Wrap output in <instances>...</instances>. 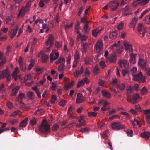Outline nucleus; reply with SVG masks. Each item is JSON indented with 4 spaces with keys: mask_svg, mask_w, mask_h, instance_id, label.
<instances>
[{
    "mask_svg": "<svg viewBox=\"0 0 150 150\" xmlns=\"http://www.w3.org/2000/svg\"><path fill=\"white\" fill-rule=\"evenodd\" d=\"M30 5L28 3L27 4L25 8H23V9L26 12H27L29 10V8L30 6Z\"/></svg>",
    "mask_w": 150,
    "mask_h": 150,
    "instance_id": "4d7b16f0",
    "label": "nucleus"
},
{
    "mask_svg": "<svg viewBox=\"0 0 150 150\" xmlns=\"http://www.w3.org/2000/svg\"><path fill=\"white\" fill-rule=\"evenodd\" d=\"M116 57L114 54L111 55L108 58V60L111 62L115 63L116 60Z\"/></svg>",
    "mask_w": 150,
    "mask_h": 150,
    "instance_id": "a878e982",
    "label": "nucleus"
},
{
    "mask_svg": "<svg viewBox=\"0 0 150 150\" xmlns=\"http://www.w3.org/2000/svg\"><path fill=\"white\" fill-rule=\"evenodd\" d=\"M96 50L98 52H100L102 50L103 44L102 42L98 41L95 45Z\"/></svg>",
    "mask_w": 150,
    "mask_h": 150,
    "instance_id": "4468645a",
    "label": "nucleus"
},
{
    "mask_svg": "<svg viewBox=\"0 0 150 150\" xmlns=\"http://www.w3.org/2000/svg\"><path fill=\"white\" fill-rule=\"evenodd\" d=\"M100 33V32L98 28H97L96 29L93 30L92 32V34L94 37H96Z\"/></svg>",
    "mask_w": 150,
    "mask_h": 150,
    "instance_id": "58836bf2",
    "label": "nucleus"
},
{
    "mask_svg": "<svg viewBox=\"0 0 150 150\" xmlns=\"http://www.w3.org/2000/svg\"><path fill=\"white\" fill-rule=\"evenodd\" d=\"M141 0H134L133 2V5L134 6H137L138 4L141 5H145L148 3L149 0H142V1L139 2Z\"/></svg>",
    "mask_w": 150,
    "mask_h": 150,
    "instance_id": "0eeeda50",
    "label": "nucleus"
},
{
    "mask_svg": "<svg viewBox=\"0 0 150 150\" xmlns=\"http://www.w3.org/2000/svg\"><path fill=\"white\" fill-rule=\"evenodd\" d=\"M75 125L76 127L78 128L81 127L82 126H83V125H82V124L81 122H80L79 123L76 124L75 122H73L72 123H71L70 124L68 125L69 127H72L74 125Z\"/></svg>",
    "mask_w": 150,
    "mask_h": 150,
    "instance_id": "a19ab883",
    "label": "nucleus"
},
{
    "mask_svg": "<svg viewBox=\"0 0 150 150\" xmlns=\"http://www.w3.org/2000/svg\"><path fill=\"white\" fill-rule=\"evenodd\" d=\"M80 58L79 54L77 50L76 51L74 57V60L76 61H78Z\"/></svg>",
    "mask_w": 150,
    "mask_h": 150,
    "instance_id": "c03bdc74",
    "label": "nucleus"
},
{
    "mask_svg": "<svg viewBox=\"0 0 150 150\" xmlns=\"http://www.w3.org/2000/svg\"><path fill=\"white\" fill-rule=\"evenodd\" d=\"M39 129L40 132L45 134H47L50 131V125L46 121L44 120L39 126Z\"/></svg>",
    "mask_w": 150,
    "mask_h": 150,
    "instance_id": "f257e3e1",
    "label": "nucleus"
},
{
    "mask_svg": "<svg viewBox=\"0 0 150 150\" xmlns=\"http://www.w3.org/2000/svg\"><path fill=\"white\" fill-rule=\"evenodd\" d=\"M73 25V23H71V24L70 25H69L67 24H64V28L65 30L67 29H68L72 27Z\"/></svg>",
    "mask_w": 150,
    "mask_h": 150,
    "instance_id": "8fccbe9b",
    "label": "nucleus"
},
{
    "mask_svg": "<svg viewBox=\"0 0 150 150\" xmlns=\"http://www.w3.org/2000/svg\"><path fill=\"white\" fill-rule=\"evenodd\" d=\"M119 63L120 66L121 67H124L126 69H128L129 67V63L127 60H120L119 62Z\"/></svg>",
    "mask_w": 150,
    "mask_h": 150,
    "instance_id": "423d86ee",
    "label": "nucleus"
},
{
    "mask_svg": "<svg viewBox=\"0 0 150 150\" xmlns=\"http://www.w3.org/2000/svg\"><path fill=\"white\" fill-rule=\"evenodd\" d=\"M111 127L113 130H119L124 128L125 126L120 122H115L112 124Z\"/></svg>",
    "mask_w": 150,
    "mask_h": 150,
    "instance_id": "20e7f679",
    "label": "nucleus"
},
{
    "mask_svg": "<svg viewBox=\"0 0 150 150\" xmlns=\"http://www.w3.org/2000/svg\"><path fill=\"white\" fill-rule=\"evenodd\" d=\"M125 85L124 83H119L117 86L116 87L117 89H119L120 90L123 91L125 88Z\"/></svg>",
    "mask_w": 150,
    "mask_h": 150,
    "instance_id": "bb28decb",
    "label": "nucleus"
},
{
    "mask_svg": "<svg viewBox=\"0 0 150 150\" xmlns=\"http://www.w3.org/2000/svg\"><path fill=\"white\" fill-rule=\"evenodd\" d=\"M74 84V81H72L71 82L69 83L67 85L65 86L64 88V89L65 90H68L71 87L73 86Z\"/></svg>",
    "mask_w": 150,
    "mask_h": 150,
    "instance_id": "f704fd0d",
    "label": "nucleus"
},
{
    "mask_svg": "<svg viewBox=\"0 0 150 150\" xmlns=\"http://www.w3.org/2000/svg\"><path fill=\"white\" fill-rule=\"evenodd\" d=\"M75 125L76 127L78 128L81 127L82 126H83V125H82V124L81 122H80L79 123L76 124L75 122H73L72 123H71L70 124L68 125L69 127H72L74 125Z\"/></svg>",
    "mask_w": 150,
    "mask_h": 150,
    "instance_id": "ea45409f",
    "label": "nucleus"
},
{
    "mask_svg": "<svg viewBox=\"0 0 150 150\" xmlns=\"http://www.w3.org/2000/svg\"><path fill=\"white\" fill-rule=\"evenodd\" d=\"M137 20L138 18H137L134 17L133 18L131 22L130 23V27L133 28L134 29Z\"/></svg>",
    "mask_w": 150,
    "mask_h": 150,
    "instance_id": "5701e85b",
    "label": "nucleus"
},
{
    "mask_svg": "<svg viewBox=\"0 0 150 150\" xmlns=\"http://www.w3.org/2000/svg\"><path fill=\"white\" fill-rule=\"evenodd\" d=\"M85 8V6H82L79 9V10L78 13V16H80L81 14Z\"/></svg>",
    "mask_w": 150,
    "mask_h": 150,
    "instance_id": "13d9d810",
    "label": "nucleus"
},
{
    "mask_svg": "<svg viewBox=\"0 0 150 150\" xmlns=\"http://www.w3.org/2000/svg\"><path fill=\"white\" fill-rule=\"evenodd\" d=\"M103 95L108 98H110L111 97V94L107 92L105 90H103L102 91Z\"/></svg>",
    "mask_w": 150,
    "mask_h": 150,
    "instance_id": "72a5a7b5",
    "label": "nucleus"
},
{
    "mask_svg": "<svg viewBox=\"0 0 150 150\" xmlns=\"http://www.w3.org/2000/svg\"><path fill=\"white\" fill-rule=\"evenodd\" d=\"M65 69V65L64 63H62L59 66L58 70L61 73H63Z\"/></svg>",
    "mask_w": 150,
    "mask_h": 150,
    "instance_id": "c85d7f7f",
    "label": "nucleus"
},
{
    "mask_svg": "<svg viewBox=\"0 0 150 150\" xmlns=\"http://www.w3.org/2000/svg\"><path fill=\"white\" fill-rule=\"evenodd\" d=\"M20 103H21V107L22 109L27 110L30 109V107L29 106H27L23 103L22 102Z\"/></svg>",
    "mask_w": 150,
    "mask_h": 150,
    "instance_id": "4c0bfd02",
    "label": "nucleus"
},
{
    "mask_svg": "<svg viewBox=\"0 0 150 150\" xmlns=\"http://www.w3.org/2000/svg\"><path fill=\"white\" fill-rule=\"evenodd\" d=\"M133 133V131L132 130H130L129 131H127L126 132V133L127 136L131 137H132V136Z\"/></svg>",
    "mask_w": 150,
    "mask_h": 150,
    "instance_id": "338daca9",
    "label": "nucleus"
},
{
    "mask_svg": "<svg viewBox=\"0 0 150 150\" xmlns=\"http://www.w3.org/2000/svg\"><path fill=\"white\" fill-rule=\"evenodd\" d=\"M35 64V60L33 59H32L30 62V63L28 67V70L30 71L31 70L32 67L34 66Z\"/></svg>",
    "mask_w": 150,
    "mask_h": 150,
    "instance_id": "c9c22d12",
    "label": "nucleus"
},
{
    "mask_svg": "<svg viewBox=\"0 0 150 150\" xmlns=\"http://www.w3.org/2000/svg\"><path fill=\"white\" fill-rule=\"evenodd\" d=\"M28 96L30 99H33L34 98V93L31 91L29 92L27 94Z\"/></svg>",
    "mask_w": 150,
    "mask_h": 150,
    "instance_id": "de8ad7c7",
    "label": "nucleus"
},
{
    "mask_svg": "<svg viewBox=\"0 0 150 150\" xmlns=\"http://www.w3.org/2000/svg\"><path fill=\"white\" fill-rule=\"evenodd\" d=\"M79 25H80L79 22L78 21H77V22L75 24V31L78 34L81 33L79 31Z\"/></svg>",
    "mask_w": 150,
    "mask_h": 150,
    "instance_id": "7c9ffc66",
    "label": "nucleus"
},
{
    "mask_svg": "<svg viewBox=\"0 0 150 150\" xmlns=\"http://www.w3.org/2000/svg\"><path fill=\"white\" fill-rule=\"evenodd\" d=\"M85 83L83 80H81L79 81L77 84V87L79 88L81 86H83L84 85Z\"/></svg>",
    "mask_w": 150,
    "mask_h": 150,
    "instance_id": "3c124183",
    "label": "nucleus"
},
{
    "mask_svg": "<svg viewBox=\"0 0 150 150\" xmlns=\"http://www.w3.org/2000/svg\"><path fill=\"white\" fill-rule=\"evenodd\" d=\"M18 62L21 70L23 71H25L26 70V67L25 64L22 62L21 57H20Z\"/></svg>",
    "mask_w": 150,
    "mask_h": 150,
    "instance_id": "9b49d317",
    "label": "nucleus"
},
{
    "mask_svg": "<svg viewBox=\"0 0 150 150\" xmlns=\"http://www.w3.org/2000/svg\"><path fill=\"white\" fill-rule=\"evenodd\" d=\"M117 34V32L114 31L111 32L109 35V38L112 39H114L115 38Z\"/></svg>",
    "mask_w": 150,
    "mask_h": 150,
    "instance_id": "c756f323",
    "label": "nucleus"
},
{
    "mask_svg": "<svg viewBox=\"0 0 150 150\" xmlns=\"http://www.w3.org/2000/svg\"><path fill=\"white\" fill-rule=\"evenodd\" d=\"M99 68L97 66H96L93 68V73L95 74H97L99 72Z\"/></svg>",
    "mask_w": 150,
    "mask_h": 150,
    "instance_id": "49530a36",
    "label": "nucleus"
},
{
    "mask_svg": "<svg viewBox=\"0 0 150 150\" xmlns=\"http://www.w3.org/2000/svg\"><path fill=\"white\" fill-rule=\"evenodd\" d=\"M145 71L147 76H150V67L148 69L145 68Z\"/></svg>",
    "mask_w": 150,
    "mask_h": 150,
    "instance_id": "774afa93",
    "label": "nucleus"
},
{
    "mask_svg": "<svg viewBox=\"0 0 150 150\" xmlns=\"http://www.w3.org/2000/svg\"><path fill=\"white\" fill-rule=\"evenodd\" d=\"M46 44H51V45H52L53 44V36L51 35L50 36L48 39V40L46 42Z\"/></svg>",
    "mask_w": 150,
    "mask_h": 150,
    "instance_id": "473e14b6",
    "label": "nucleus"
},
{
    "mask_svg": "<svg viewBox=\"0 0 150 150\" xmlns=\"http://www.w3.org/2000/svg\"><path fill=\"white\" fill-rule=\"evenodd\" d=\"M145 21L146 24L150 23V14L146 17Z\"/></svg>",
    "mask_w": 150,
    "mask_h": 150,
    "instance_id": "09e8293b",
    "label": "nucleus"
},
{
    "mask_svg": "<svg viewBox=\"0 0 150 150\" xmlns=\"http://www.w3.org/2000/svg\"><path fill=\"white\" fill-rule=\"evenodd\" d=\"M62 45V43L60 42H56L55 43V46L57 48L60 47Z\"/></svg>",
    "mask_w": 150,
    "mask_h": 150,
    "instance_id": "680f3d73",
    "label": "nucleus"
},
{
    "mask_svg": "<svg viewBox=\"0 0 150 150\" xmlns=\"http://www.w3.org/2000/svg\"><path fill=\"white\" fill-rule=\"evenodd\" d=\"M32 78L31 75L30 74H28L26 75L24 77V80L25 81H26L28 80H30Z\"/></svg>",
    "mask_w": 150,
    "mask_h": 150,
    "instance_id": "603ef678",
    "label": "nucleus"
},
{
    "mask_svg": "<svg viewBox=\"0 0 150 150\" xmlns=\"http://www.w3.org/2000/svg\"><path fill=\"white\" fill-rule=\"evenodd\" d=\"M11 88L12 91V93L11 94V96H16L18 92V91L19 89V86H17L15 87H11Z\"/></svg>",
    "mask_w": 150,
    "mask_h": 150,
    "instance_id": "aec40b11",
    "label": "nucleus"
},
{
    "mask_svg": "<svg viewBox=\"0 0 150 150\" xmlns=\"http://www.w3.org/2000/svg\"><path fill=\"white\" fill-rule=\"evenodd\" d=\"M141 136L143 138L148 139L149 137L150 136V133L146 131L144 132L141 134Z\"/></svg>",
    "mask_w": 150,
    "mask_h": 150,
    "instance_id": "cd10ccee",
    "label": "nucleus"
},
{
    "mask_svg": "<svg viewBox=\"0 0 150 150\" xmlns=\"http://www.w3.org/2000/svg\"><path fill=\"white\" fill-rule=\"evenodd\" d=\"M146 61L142 59H140L138 62L139 65L142 68L144 69L146 65Z\"/></svg>",
    "mask_w": 150,
    "mask_h": 150,
    "instance_id": "dca6fc26",
    "label": "nucleus"
},
{
    "mask_svg": "<svg viewBox=\"0 0 150 150\" xmlns=\"http://www.w3.org/2000/svg\"><path fill=\"white\" fill-rule=\"evenodd\" d=\"M25 94L24 93L20 92L18 97V98L17 99V101L18 102H21L22 100L23 99L24 97Z\"/></svg>",
    "mask_w": 150,
    "mask_h": 150,
    "instance_id": "2f4dec72",
    "label": "nucleus"
},
{
    "mask_svg": "<svg viewBox=\"0 0 150 150\" xmlns=\"http://www.w3.org/2000/svg\"><path fill=\"white\" fill-rule=\"evenodd\" d=\"M85 100V98L83 95L82 94L78 93L77 95V98L76 100V103L79 104Z\"/></svg>",
    "mask_w": 150,
    "mask_h": 150,
    "instance_id": "1a4fd4ad",
    "label": "nucleus"
},
{
    "mask_svg": "<svg viewBox=\"0 0 150 150\" xmlns=\"http://www.w3.org/2000/svg\"><path fill=\"white\" fill-rule=\"evenodd\" d=\"M48 57L47 55H43L42 56V60L43 63H45L47 61Z\"/></svg>",
    "mask_w": 150,
    "mask_h": 150,
    "instance_id": "a18cd8bd",
    "label": "nucleus"
},
{
    "mask_svg": "<svg viewBox=\"0 0 150 150\" xmlns=\"http://www.w3.org/2000/svg\"><path fill=\"white\" fill-rule=\"evenodd\" d=\"M78 35L77 36V39L79 40L80 39L82 42V43L86 40L87 38V37L84 35H82L81 33L78 34Z\"/></svg>",
    "mask_w": 150,
    "mask_h": 150,
    "instance_id": "6ab92c4d",
    "label": "nucleus"
},
{
    "mask_svg": "<svg viewBox=\"0 0 150 150\" xmlns=\"http://www.w3.org/2000/svg\"><path fill=\"white\" fill-rule=\"evenodd\" d=\"M136 56L135 54L133 53H131L130 55V62L132 64H134L135 63Z\"/></svg>",
    "mask_w": 150,
    "mask_h": 150,
    "instance_id": "b1692460",
    "label": "nucleus"
},
{
    "mask_svg": "<svg viewBox=\"0 0 150 150\" xmlns=\"http://www.w3.org/2000/svg\"><path fill=\"white\" fill-rule=\"evenodd\" d=\"M37 122L36 118H34L30 121V123L32 125H35Z\"/></svg>",
    "mask_w": 150,
    "mask_h": 150,
    "instance_id": "052dcab7",
    "label": "nucleus"
},
{
    "mask_svg": "<svg viewBox=\"0 0 150 150\" xmlns=\"http://www.w3.org/2000/svg\"><path fill=\"white\" fill-rule=\"evenodd\" d=\"M108 132L109 131L108 130H106L103 132L102 135V137L103 138L105 139H107L108 138Z\"/></svg>",
    "mask_w": 150,
    "mask_h": 150,
    "instance_id": "79ce46f5",
    "label": "nucleus"
},
{
    "mask_svg": "<svg viewBox=\"0 0 150 150\" xmlns=\"http://www.w3.org/2000/svg\"><path fill=\"white\" fill-rule=\"evenodd\" d=\"M73 107L72 106H71L70 107H69L67 110V113L68 115H69L73 111Z\"/></svg>",
    "mask_w": 150,
    "mask_h": 150,
    "instance_id": "69168bd1",
    "label": "nucleus"
},
{
    "mask_svg": "<svg viewBox=\"0 0 150 150\" xmlns=\"http://www.w3.org/2000/svg\"><path fill=\"white\" fill-rule=\"evenodd\" d=\"M6 77V82H8L11 79L10 74L9 72L8 69L7 68L6 70L0 72V80Z\"/></svg>",
    "mask_w": 150,
    "mask_h": 150,
    "instance_id": "f03ea898",
    "label": "nucleus"
},
{
    "mask_svg": "<svg viewBox=\"0 0 150 150\" xmlns=\"http://www.w3.org/2000/svg\"><path fill=\"white\" fill-rule=\"evenodd\" d=\"M126 90L127 91V96L128 98H129L132 96L131 94L133 92V89L130 86L128 85L127 86Z\"/></svg>",
    "mask_w": 150,
    "mask_h": 150,
    "instance_id": "f8f14e48",
    "label": "nucleus"
},
{
    "mask_svg": "<svg viewBox=\"0 0 150 150\" xmlns=\"http://www.w3.org/2000/svg\"><path fill=\"white\" fill-rule=\"evenodd\" d=\"M88 22L87 21L85 24L83 28V30L86 34H88L90 28L88 26Z\"/></svg>",
    "mask_w": 150,
    "mask_h": 150,
    "instance_id": "393cba45",
    "label": "nucleus"
},
{
    "mask_svg": "<svg viewBox=\"0 0 150 150\" xmlns=\"http://www.w3.org/2000/svg\"><path fill=\"white\" fill-rule=\"evenodd\" d=\"M28 117L26 118L23 120L21 121L20 124L19 126L20 127H25L27 125L28 122Z\"/></svg>",
    "mask_w": 150,
    "mask_h": 150,
    "instance_id": "4be33fe9",
    "label": "nucleus"
},
{
    "mask_svg": "<svg viewBox=\"0 0 150 150\" xmlns=\"http://www.w3.org/2000/svg\"><path fill=\"white\" fill-rule=\"evenodd\" d=\"M81 46L82 47V51L83 53H85L87 52V50L89 48L87 42H82Z\"/></svg>",
    "mask_w": 150,
    "mask_h": 150,
    "instance_id": "f3484780",
    "label": "nucleus"
},
{
    "mask_svg": "<svg viewBox=\"0 0 150 150\" xmlns=\"http://www.w3.org/2000/svg\"><path fill=\"white\" fill-rule=\"evenodd\" d=\"M21 112L19 111H16L14 112L10 115V116H15L16 115L20 114Z\"/></svg>",
    "mask_w": 150,
    "mask_h": 150,
    "instance_id": "bf43d9fd",
    "label": "nucleus"
},
{
    "mask_svg": "<svg viewBox=\"0 0 150 150\" xmlns=\"http://www.w3.org/2000/svg\"><path fill=\"white\" fill-rule=\"evenodd\" d=\"M59 56V54L57 52H55L53 51L52 53L50 55V62H52V61L55 60Z\"/></svg>",
    "mask_w": 150,
    "mask_h": 150,
    "instance_id": "9d476101",
    "label": "nucleus"
},
{
    "mask_svg": "<svg viewBox=\"0 0 150 150\" xmlns=\"http://www.w3.org/2000/svg\"><path fill=\"white\" fill-rule=\"evenodd\" d=\"M19 70L17 67H16L14 71L13 72L12 74V76L14 78L15 81H16L18 79L17 74L18 73Z\"/></svg>",
    "mask_w": 150,
    "mask_h": 150,
    "instance_id": "412c9836",
    "label": "nucleus"
},
{
    "mask_svg": "<svg viewBox=\"0 0 150 150\" xmlns=\"http://www.w3.org/2000/svg\"><path fill=\"white\" fill-rule=\"evenodd\" d=\"M145 28L144 27L143 25L142 24L140 23L139 24V26L138 28V30L139 32L141 34V32L143 31V29Z\"/></svg>",
    "mask_w": 150,
    "mask_h": 150,
    "instance_id": "37998d69",
    "label": "nucleus"
},
{
    "mask_svg": "<svg viewBox=\"0 0 150 150\" xmlns=\"http://www.w3.org/2000/svg\"><path fill=\"white\" fill-rule=\"evenodd\" d=\"M89 131V129L88 127L82 128L80 130V131L82 132H88Z\"/></svg>",
    "mask_w": 150,
    "mask_h": 150,
    "instance_id": "6e6d98bb",
    "label": "nucleus"
},
{
    "mask_svg": "<svg viewBox=\"0 0 150 150\" xmlns=\"http://www.w3.org/2000/svg\"><path fill=\"white\" fill-rule=\"evenodd\" d=\"M88 114L89 116L93 117L96 116L97 113L94 112H88Z\"/></svg>",
    "mask_w": 150,
    "mask_h": 150,
    "instance_id": "5fc2aeb1",
    "label": "nucleus"
},
{
    "mask_svg": "<svg viewBox=\"0 0 150 150\" xmlns=\"http://www.w3.org/2000/svg\"><path fill=\"white\" fill-rule=\"evenodd\" d=\"M0 91L2 92H4L5 91L4 86L3 84H0Z\"/></svg>",
    "mask_w": 150,
    "mask_h": 150,
    "instance_id": "0e129e2a",
    "label": "nucleus"
},
{
    "mask_svg": "<svg viewBox=\"0 0 150 150\" xmlns=\"http://www.w3.org/2000/svg\"><path fill=\"white\" fill-rule=\"evenodd\" d=\"M128 98L127 101L130 103L135 104L137 103V100L139 99H141L140 96L139 94L136 93L133 94L132 99H129Z\"/></svg>",
    "mask_w": 150,
    "mask_h": 150,
    "instance_id": "39448f33",
    "label": "nucleus"
},
{
    "mask_svg": "<svg viewBox=\"0 0 150 150\" xmlns=\"http://www.w3.org/2000/svg\"><path fill=\"white\" fill-rule=\"evenodd\" d=\"M56 100V96H55V95H52V96L51 99V103L52 104L54 103Z\"/></svg>",
    "mask_w": 150,
    "mask_h": 150,
    "instance_id": "e2e57ef3",
    "label": "nucleus"
},
{
    "mask_svg": "<svg viewBox=\"0 0 150 150\" xmlns=\"http://www.w3.org/2000/svg\"><path fill=\"white\" fill-rule=\"evenodd\" d=\"M133 79L140 83H144L146 81V78L144 76H143L141 72H139L137 74H134L133 76Z\"/></svg>",
    "mask_w": 150,
    "mask_h": 150,
    "instance_id": "7ed1b4c3",
    "label": "nucleus"
},
{
    "mask_svg": "<svg viewBox=\"0 0 150 150\" xmlns=\"http://www.w3.org/2000/svg\"><path fill=\"white\" fill-rule=\"evenodd\" d=\"M119 83L118 80L116 78H113L112 79V83L115 86Z\"/></svg>",
    "mask_w": 150,
    "mask_h": 150,
    "instance_id": "864d4df0",
    "label": "nucleus"
},
{
    "mask_svg": "<svg viewBox=\"0 0 150 150\" xmlns=\"http://www.w3.org/2000/svg\"><path fill=\"white\" fill-rule=\"evenodd\" d=\"M124 46L127 52H131L132 50V46L128 43L125 42L124 43Z\"/></svg>",
    "mask_w": 150,
    "mask_h": 150,
    "instance_id": "ddd939ff",
    "label": "nucleus"
},
{
    "mask_svg": "<svg viewBox=\"0 0 150 150\" xmlns=\"http://www.w3.org/2000/svg\"><path fill=\"white\" fill-rule=\"evenodd\" d=\"M148 92V90L145 87H143L140 90L142 96L146 94Z\"/></svg>",
    "mask_w": 150,
    "mask_h": 150,
    "instance_id": "e433bc0d",
    "label": "nucleus"
},
{
    "mask_svg": "<svg viewBox=\"0 0 150 150\" xmlns=\"http://www.w3.org/2000/svg\"><path fill=\"white\" fill-rule=\"evenodd\" d=\"M109 7L111 8V10L114 11L119 6V3L117 1L110 2L109 3Z\"/></svg>",
    "mask_w": 150,
    "mask_h": 150,
    "instance_id": "6e6552de",
    "label": "nucleus"
},
{
    "mask_svg": "<svg viewBox=\"0 0 150 150\" xmlns=\"http://www.w3.org/2000/svg\"><path fill=\"white\" fill-rule=\"evenodd\" d=\"M18 26H16L15 29H12L10 32V35L11 38H13L16 35L18 29Z\"/></svg>",
    "mask_w": 150,
    "mask_h": 150,
    "instance_id": "a211bd4d",
    "label": "nucleus"
},
{
    "mask_svg": "<svg viewBox=\"0 0 150 150\" xmlns=\"http://www.w3.org/2000/svg\"><path fill=\"white\" fill-rule=\"evenodd\" d=\"M84 69L83 67V66H81L80 70L79 71L77 70H75V72H74V76L75 77H78V76L79 74H82L83 73V72L84 71Z\"/></svg>",
    "mask_w": 150,
    "mask_h": 150,
    "instance_id": "2eb2a0df",
    "label": "nucleus"
}]
</instances>
